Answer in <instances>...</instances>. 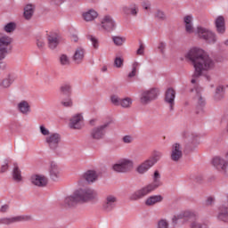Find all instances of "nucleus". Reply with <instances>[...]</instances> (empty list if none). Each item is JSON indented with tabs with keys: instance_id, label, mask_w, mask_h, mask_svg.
I'll return each instance as SVG.
<instances>
[{
	"instance_id": "39448f33",
	"label": "nucleus",
	"mask_w": 228,
	"mask_h": 228,
	"mask_svg": "<svg viewBox=\"0 0 228 228\" xmlns=\"http://www.w3.org/2000/svg\"><path fill=\"white\" fill-rule=\"evenodd\" d=\"M134 167V162L129 159H123L112 167L114 172H118L119 174H127V172H131Z\"/></svg>"
},
{
	"instance_id": "9b49d317",
	"label": "nucleus",
	"mask_w": 228,
	"mask_h": 228,
	"mask_svg": "<svg viewBox=\"0 0 228 228\" xmlns=\"http://www.w3.org/2000/svg\"><path fill=\"white\" fill-rule=\"evenodd\" d=\"M45 142L51 149V151H56L60 147V142H61V135L60 134H52L45 138Z\"/></svg>"
},
{
	"instance_id": "6e6552de",
	"label": "nucleus",
	"mask_w": 228,
	"mask_h": 228,
	"mask_svg": "<svg viewBox=\"0 0 228 228\" xmlns=\"http://www.w3.org/2000/svg\"><path fill=\"white\" fill-rule=\"evenodd\" d=\"M159 95V88H151L149 90L142 91L141 94L140 101L142 104H149L152 101H156Z\"/></svg>"
},
{
	"instance_id": "20e7f679",
	"label": "nucleus",
	"mask_w": 228,
	"mask_h": 228,
	"mask_svg": "<svg viewBox=\"0 0 228 228\" xmlns=\"http://www.w3.org/2000/svg\"><path fill=\"white\" fill-rule=\"evenodd\" d=\"M76 195L80 202H98L99 192L95 189L84 188L76 191Z\"/></svg>"
},
{
	"instance_id": "603ef678",
	"label": "nucleus",
	"mask_w": 228,
	"mask_h": 228,
	"mask_svg": "<svg viewBox=\"0 0 228 228\" xmlns=\"http://www.w3.org/2000/svg\"><path fill=\"white\" fill-rule=\"evenodd\" d=\"M122 141H123L125 143H133V142L134 141V138L133 137V135H125V136L122 138Z\"/></svg>"
},
{
	"instance_id": "f03ea898",
	"label": "nucleus",
	"mask_w": 228,
	"mask_h": 228,
	"mask_svg": "<svg viewBox=\"0 0 228 228\" xmlns=\"http://www.w3.org/2000/svg\"><path fill=\"white\" fill-rule=\"evenodd\" d=\"M152 179V183L141 187L139 190L132 193L129 198L130 200H140L142 199H145V197L151 195L152 191H156L158 188L163 186V182H161V175L159 174V171L156 170L154 172Z\"/></svg>"
},
{
	"instance_id": "7c9ffc66",
	"label": "nucleus",
	"mask_w": 228,
	"mask_h": 228,
	"mask_svg": "<svg viewBox=\"0 0 228 228\" xmlns=\"http://www.w3.org/2000/svg\"><path fill=\"white\" fill-rule=\"evenodd\" d=\"M190 228H209V222L196 218L191 223Z\"/></svg>"
},
{
	"instance_id": "4c0bfd02",
	"label": "nucleus",
	"mask_w": 228,
	"mask_h": 228,
	"mask_svg": "<svg viewBox=\"0 0 228 228\" xmlns=\"http://www.w3.org/2000/svg\"><path fill=\"white\" fill-rule=\"evenodd\" d=\"M16 28L17 24H15V22H9L4 27L5 33H13Z\"/></svg>"
},
{
	"instance_id": "6e6d98bb",
	"label": "nucleus",
	"mask_w": 228,
	"mask_h": 228,
	"mask_svg": "<svg viewBox=\"0 0 228 228\" xmlns=\"http://www.w3.org/2000/svg\"><path fill=\"white\" fill-rule=\"evenodd\" d=\"M183 136H185V138H189V140H195V138H197L196 134H191L189 132H184Z\"/></svg>"
},
{
	"instance_id": "0eeeda50",
	"label": "nucleus",
	"mask_w": 228,
	"mask_h": 228,
	"mask_svg": "<svg viewBox=\"0 0 228 228\" xmlns=\"http://www.w3.org/2000/svg\"><path fill=\"white\" fill-rule=\"evenodd\" d=\"M197 34L200 38L205 40L207 44H216V34L213 33L209 28L198 27Z\"/></svg>"
},
{
	"instance_id": "7ed1b4c3",
	"label": "nucleus",
	"mask_w": 228,
	"mask_h": 228,
	"mask_svg": "<svg viewBox=\"0 0 228 228\" xmlns=\"http://www.w3.org/2000/svg\"><path fill=\"white\" fill-rule=\"evenodd\" d=\"M12 45V37L0 34V70H6L8 69V64L3 61L8 54V49Z\"/></svg>"
},
{
	"instance_id": "f257e3e1",
	"label": "nucleus",
	"mask_w": 228,
	"mask_h": 228,
	"mask_svg": "<svg viewBox=\"0 0 228 228\" xmlns=\"http://www.w3.org/2000/svg\"><path fill=\"white\" fill-rule=\"evenodd\" d=\"M186 60L191 61L194 67V73L191 83L195 85L204 70H211L215 67V61L209 55L200 48H192L185 55Z\"/></svg>"
},
{
	"instance_id": "c85d7f7f",
	"label": "nucleus",
	"mask_w": 228,
	"mask_h": 228,
	"mask_svg": "<svg viewBox=\"0 0 228 228\" xmlns=\"http://www.w3.org/2000/svg\"><path fill=\"white\" fill-rule=\"evenodd\" d=\"M33 13H35V5L29 4H27L24 8L23 17L26 20H31L33 17Z\"/></svg>"
},
{
	"instance_id": "4be33fe9",
	"label": "nucleus",
	"mask_w": 228,
	"mask_h": 228,
	"mask_svg": "<svg viewBox=\"0 0 228 228\" xmlns=\"http://www.w3.org/2000/svg\"><path fill=\"white\" fill-rule=\"evenodd\" d=\"M17 110L22 115H29V113H31V106L29 105V102L26 101H21L19 102L17 105Z\"/></svg>"
},
{
	"instance_id": "5fc2aeb1",
	"label": "nucleus",
	"mask_w": 228,
	"mask_h": 228,
	"mask_svg": "<svg viewBox=\"0 0 228 228\" xmlns=\"http://www.w3.org/2000/svg\"><path fill=\"white\" fill-rule=\"evenodd\" d=\"M37 45L38 49H44V47H45V42H44V38L42 37L37 38Z\"/></svg>"
},
{
	"instance_id": "5701e85b",
	"label": "nucleus",
	"mask_w": 228,
	"mask_h": 228,
	"mask_svg": "<svg viewBox=\"0 0 228 228\" xmlns=\"http://www.w3.org/2000/svg\"><path fill=\"white\" fill-rule=\"evenodd\" d=\"M50 177L53 181H57L60 177V167L56 162H52L49 169Z\"/></svg>"
},
{
	"instance_id": "13d9d810",
	"label": "nucleus",
	"mask_w": 228,
	"mask_h": 228,
	"mask_svg": "<svg viewBox=\"0 0 228 228\" xmlns=\"http://www.w3.org/2000/svg\"><path fill=\"white\" fill-rule=\"evenodd\" d=\"M215 204V199L214 198H208L205 201V206H213Z\"/></svg>"
},
{
	"instance_id": "c9c22d12",
	"label": "nucleus",
	"mask_w": 228,
	"mask_h": 228,
	"mask_svg": "<svg viewBox=\"0 0 228 228\" xmlns=\"http://www.w3.org/2000/svg\"><path fill=\"white\" fill-rule=\"evenodd\" d=\"M163 157V153H161L160 151H153L151 158L148 159L152 165H156V163H158V161H159V159H161V158Z\"/></svg>"
},
{
	"instance_id": "49530a36",
	"label": "nucleus",
	"mask_w": 228,
	"mask_h": 228,
	"mask_svg": "<svg viewBox=\"0 0 228 228\" xmlns=\"http://www.w3.org/2000/svg\"><path fill=\"white\" fill-rule=\"evenodd\" d=\"M112 40L115 44V45H123L124 42H126V37H112Z\"/></svg>"
},
{
	"instance_id": "9d476101",
	"label": "nucleus",
	"mask_w": 228,
	"mask_h": 228,
	"mask_svg": "<svg viewBox=\"0 0 228 228\" xmlns=\"http://www.w3.org/2000/svg\"><path fill=\"white\" fill-rule=\"evenodd\" d=\"M117 196L113 194H109L105 197V200L102 203V209L106 211V213H110L113 211L117 206Z\"/></svg>"
},
{
	"instance_id": "2eb2a0df",
	"label": "nucleus",
	"mask_w": 228,
	"mask_h": 228,
	"mask_svg": "<svg viewBox=\"0 0 228 228\" xmlns=\"http://www.w3.org/2000/svg\"><path fill=\"white\" fill-rule=\"evenodd\" d=\"M194 90L197 94V95L195 96V101L198 102L196 108L197 110L196 113H200V111H202V108H204V106L206 105V101H204V98L202 97V95H200V92L202 90V87L199 86V85H195L194 86Z\"/></svg>"
},
{
	"instance_id": "c756f323",
	"label": "nucleus",
	"mask_w": 228,
	"mask_h": 228,
	"mask_svg": "<svg viewBox=\"0 0 228 228\" xmlns=\"http://www.w3.org/2000/svg\"><path fill=\"white\" fill-rule=\"evenodd\" d=\"M85 59V49L79 47L75 51L73 61L75 63H82L83 60Z\"/></svg>"
},
{
	"instance_id": "cd10ccee",
	"label": "nucleus",
	"mask_w": 228,
	"mask_h": 228,
	"mask_svg": "<svg viewBox=\"0 0 228 228\" xmlns=\"http://www.w3.org/2000/svg\"><path fill=\"white\" fill-rule=\"evenodd\" d=\"M183 22L185 24V31L186 33L191 34L193 33V16L187 15L183 18Z\"/></svg>"
},
{
	"instance_id": "393cba45",
	"label": "nucleus",
	"mask_w": 228,
	"mask_h": 228,
	"mask_svg": "<svg viewBox=\"0 0 228 228\" xmlns=\"http://www.w3.org/2000/svg\"><path fill=\"white\" fill-rule=\"evenodd\" d=\"M122 11L126 15L136 17V15H138V5H136V4H132L129 6L125 5L122 7Z\"/></svg>"
},
{
	"instance_id": "e433bc0d",
	"label": "nucleus",
	"mask_w": 228,
	"mask_h": 228,
	"mask_svg": "<svg viewBox=\"0 0 228 228\" xmlns=\"http://www.w3.org/2000/svg\"><path fill=\"white\" fill-rule=\"evenodd\" d=\"M224 86H218L216 87V94H215L216 101H220L221 99H224Z\"/></svg>"
},
{
	"instance_id": "3c124183",
	"label": "nucleus",
	"mask_w": 228,
	"mask_h": 228,
	"mask_svg": "<svg viewBox=\"0 0 228 228\" xmlns=\"http://www.w3.org/2000/svg\"><path fill=\"white\" fill-rule=\"evenodd\" d=\"M114 65L115 67H117V69L122 68V66L124 65V59H122L121 57H117L114 61Z\"/></svg>"
},
{
	"instance_id": "09e8293b",
	"label": "nucleus",
	"mask_w": 228,
	"mask_h": 228,
	"mask_svg": "<svg viewBox=\"0 0 228 228\" xmlns=\"http://www.w3.org/2000/svg\"><path fill=\"white\" fill-rule=\"evenodd\" d=\"M61 104L64 106V108H72V99L69 96L66 100H62Z\"/></svg>"
},
{
	"instance_id": "680f3d73",
	"label": "nucleus",
	"mask_w": 228,
	"mask_h": 228,
	"mask_svg": "<svg viewBox=\"0 0 228 228\" xmlns=\"http://www.w3.org/2000/svg\"><path fill=\"white\" fill-rule=\"evenodd\" d=\"M181 218H183V216H182V215L175 216L172 218L173 225H177V220H181Z\"/></svg>"
},
{
	"instance_id": "8fccbe9b",
	"label": "nucleus",
	"mask_w": 228,
	"mask_h": 228,
	"mask_svg": "<svg viewBox=\"0 0 228 228\" xmlns=\"http://www.w3.org/2000/svg\"><path fill=\"white\" fill-rule=\"evenodd\" d=\"M110 101L114 106H120L122 99H120L118 95H112L110 97Z\"/></svg>"
},
{
	"instance_id": "79ce46f5",
	"label": "nucleus",
	"mask_w": 228,
	"mask_h": 228,
	"mask_svg": "<svg viewBox=\"0 0 228 228\" xmlns=\"http://www.w3.org/2000/svg\"><path fill=\"white\" fill-rule=\"evenodd\" d=\"M0 224L3 225H10L15 224V217H3L0 218Z\"/></svg>"
},
{
	"instance_id": "dca6fc26",
	"label": "nucleus",
	"mask_w": 228,
	"mask_h": 228,
	"mask_svg": "<svg viewBox=\"0 0 228 228\" xmlns=\"http://www.w3.org/2000/svg\"><path fill=\"white\" fill-rule=\"evenodd\" d=\"M165 101L167 104H169L170 111H174V106L175 105V90L174 88H168L166 91Z\"/></svg>"
},
{
	"instance_id": "aec40b11",
	"label": "nucleus",
	"mask_w": 228,
	"mask_h": 228,
	"mask_svg": "<svg viewBox=\"0 0 228 228\" xmlns=\"http://www.w3.org/2000/svg\"><path fill=\"white\" fill-rule=\"evenodd\" d=\"M216 218L220 222L228 224V205H227V203H224L219 207V211H218Z\"/></svg>"
},
{
	"instance_id": "de8ad7c7",
	"label": "nucleus",
	"mask_w": 228,
	"mask_h": 228,
	"mask_svg": "<svg viewBox=\"0 0 228 228\" xmlns=\"http://www.w3.org/2000/svg\"><path fill=\"white\" fill-rule=\"evenodd\" d=\"M156 19H159V20H167V14L161 10H158L155 12Z\"/></svg>"
},
{
	"instance_id": "473e14b6",
	"label": "nucleus",
	"mask_w": 228,
	"mask_h": 228,
	"mask_svg": "<svg viewBox=\"0 0 228 228\" xmlns=\"http://www.w3.org/2000/svg\"><path fill=\"white\" fill-rule=\"evenodd\" d=\"M84 179L87 183H95L97 181V173L94 170H89L84 174Z\"/></svg>"
},
{
	"instance_id": "338daca9",
	"label": "nucleus",
	"mask_w": 228,
	"mask_h": 228,
	"mask_svg": "<svg viewBox=\"0 0 228 228\" xmlns=\"http://www.w3.org/2000/svg\"><path fill=\"white\" fill-rule=\"evenodd\" d=\"M90 124L91 126H95V119H91Z\"/></svg>"
},
{
	"instance_id": "e2e57ef3",
	"label": "nucleus",
	"mask_w": 228,
	"mask_h": 228,
	"mask_svg": "<svg viewBox=\"0 0 228 228\" xmlns=\"http://www.w3.org/2000/svg\"><path fill=\"white\" fill-rule=\"evenodd\" d=\"M144 49H145V47L143 46L142 44H141L140 46H139V49L137 50V54H140V55L143 54V50Z\"/></svg>"
},
{
	"instance_id": "774afa93",
	"label": "nucleus",
	"mask_w": 228,
	"mask_h": 228,
	"mask_svg": "<svg viewBox=\"0 0 228 228\" xmlns=\"http://www.w3.org/2000/svg\"><path fill=\"white\" fill-rule=\"evenodd\" d=\"M102 70V72H106V70H108V68L106 66H103Z\"/></svg>"
},
{
	"instance_id": "052dcab7",
	"label": "nucleus",
	"mask_w": 228,
	"mask_h": 228,
	"mask_svg": "<svg viewBox=\"0 0 228 228\" xmlns=\"http://www.w3.org/2000/svg\"><path fill=\"white\" fill-rule=\"evenodd\" d=\"M40 131L44 136H47L49 134V130H47V128H45L44 126H40Z\"/></svg>"
},
{
	"instance_id": "ddd939ff",
	"label": "nucleus",
	"mask_w": 228,
	"mask_h": 228,
	"mask_svg": "<svg viewBox=\"0 0 228 228\" xmlns=\"http://www.w3.org/2000/svg\"><path fill=\"white\" fill-rule=\"evenodd\" d=\"M47 45L52 50L54 51L58 45H60V35L54 32H50L46 37Z\"/></svg>"
},
{
	"instance_id": "58836bf2",
	"label": "nucleus",
	"mask_w": 228,
	"mask_h": 228,
	"mask_svg": "<svg viewBox=\"0 0 228 228\" xmlns=\"http://www.w3.org/2000/svg\"><path fill=\"white\" fill-rule=\"evenodd\" d=\"M33 220V216H14V223L17 222H31Z\"/></svg>"
},
{
	"instance_id": "423d86ee",
	"label": "nucleus",
	"mask_w": 228,
	"mask_h": 228,
	"mask_svg": "<svg viewBox=\"0 0 228 228\" xmlns=\"http://www.w3.org/2000/svg\"><path fill=\"white\" fill-rule=\"evenodd\" d=\"M111 122H106L103 125L94 127L90 132V138L99 142V140L104 139L106 136V128L110 126Z\"/></svg>"
},
{
	"instance_id": "b1692460",
	"label": "nucleus",
	"mask_w": 228,
	"mask_h": 228,
	"mask_svg": "<svg viewBox=\"0 0 228 228\" xmlns=\"http://www.w3.org/2000/svg\"><path fill=\"white\" fill-rule=\"evenodd\" d=\"M216 28L219 35L225 33V19H224V16H218L216 19Z\"/></svg>"
},
{
	"instance_id": "a19ab883",
	"label": "nucleus",
	"mask_w": 228,
	"mask_h": 228,
	"mask_svg": "<svg viewBox=\"0 0 228 228\" xmlns=\"http://www.w3.org/2000/svg\"><path fill=\"white\" fill-rule=\"evenodd\" d=\"M133 104V100L129 97L121 99V103L119 104V106H121V108H131V105Z\"/></svg>"
},
{
	"instance_id": "ea45409f",
	"label": "nucleus",
	"mask_w": 228,
	"mask_h": 228,
	"mask_svg": "<svg viewBox=\"0 0 228 228\" xmlns=\"http://www.w3.org/2000/svg\"><path fill=\"white\" fill-rule=\"evenodd\" d=\"M59 61L61 65H62L63 67L70 65V59L69 58V56H67V54H61Z\"/></svg>"
},
{
	"instance_id": "72a5a7b5",
	"label": "nucleus",
	"mask_w": 228,
	"mask_h": 228,
	"mask_svg": "<svg viewBox=\"0 0 228 228\" xmlns=\"http://www.w3.org/2000/svg\"><path fill=\"white\" fill-rule=\"evenodd\" d=\"M98 15L99 14L94 10H89L88 12H86L83 14V18L85 20H86V22H90V21L97 19Z\"/></svg>"
},
{
	"instance_id": "864d4df0",
	"label": "nucleus",
	"mask_w": 228,
	"mask_h": 228,
	"mask_svg": "<svg viewBox=\"0 0 228 228\" xmlns=\"http://www.w3.org/2000/svg\"><path fill=\"white\" fill-rule=\"evenodd\" d=\"M158 49L160 53L165 54V50L167 49V44L164 42L159 43Z\"/></svg>"
},
{
	"instance_id": "2f4dec72",
	"label": "nucleus",
	"mask_w": 228,
	"mask_h": 228,
	"mask_svg": "<svg viewBox=\"0 0 228 228\" xmlns=\"http://www.w3.org/2000/svg\"><path fill=\"white\" fill-rule=\"evenodd\" d=\"M12 179L15 181V183H20V181H22V173L17 164H14L12 170Z\"/></svg>"
},
{
	"instance_id": "c03bdc74",
	"label": "nucleus",
	"mask_w": 228,
	"mask_h": 228,
	"mask_svg": "<svg viewBox=\"0 0 228 228\" xmlns=\"http://www.w3.org/2000/svg\"><path fill=\"white\" fill-rule=\"evenodd\" d=\"M157 228H170V224L167 219H159L157 223Z\"/></svg>"
},
{
	"instance_id": "6ab92c4d",
	"label": "nucleus",
	"mask_w": 228,
	"mask_h": 228,
	"mask_svg": "<svg viewBox=\"0 0 228 228\" xmlns=\"http://www.w3.org/2000/svg\"><path fill=\"white\" fill-rule=\"evenodd\" d=\"M181 158H183V148H181V144L176 142L172 145L171 159L177 162Z\"/></svg>"
},
{
	"instance_id": "a878e982",
	"label": "nucleus",
	"mask_w": 228,
	"mask_h": 228,
	"mask_svg": "<svg viewBox=\"0 0 228 228\" xmlns=\"http://www.w3.org/2000/svg\"><path fill=\"white\" fill-rule=\"evenodd\" d=\"M15 76H13L12 73H9L4 78L1 80V87L10 88V86L15 83Z\"/></svg>"
},
{
	"instance_id": "37998d69",
	"label": "nucleus",
	"mask_w": 228,
	"mask_h": 228,
	"mask_svg": "<svg viewBox=\"0 0 228 228\" xmlns=\"http://www.w3.org/2000/svg\"><path fill=\"white\" fill-rule=\"evenodd\" d=\"M87 38L92 43L94 49H99V39L93 35H89L87 36Z\"/></svg>"
},
{
	"instance_id": "bb28decb",
	"label": "nucleus",
	"mask_w": 228,
	"mask_h": 228,
	"mask_svg": "<svg viewBox=\"0 0 228 228\" xmlns=\"http://www.w3.org/2000/svg\"><path fill=\"white\" fill-rule=\"evenodd\" d=\"M152 167H154L152 165V162L150 161L149 159L145 160L144 162H142L141 165H139L136 168V172L138 174H145V172H147L148 170H150L151 168H152Z\"/></svg>"
},
{
	"instance_id": "f3484780",
	"label": "nucleus",
	"mask_w": 228,
	"mask_h": 228,
	"mask_svg": "<svg viewBox=\"0 0 228 228\" xmlns=\"http://www.w3.org/2000/svg\"><path fill=\"white\" fill-rule=\"evenodd\" d=\"M79 202H81V200H79V196L76 195V191H75L72 193V195L65 198L63 206L64 208H76V206H77Z\"/></svg>"
},
{
	"instance_id": "4d7b16f0",
	"label": "nucleus",
	"mask_w": 228,
	"mask_h": 228,
	"mask_svg": "<svg viewBox=\"0 0 228 228\" xmlns=\"http://www.w3.org/2000/svg\"><path fill=\"white\" fill-rule=\"evenodd\" d=\"M8 168H9L8 160H5L4 165H2L0 168V174H4V172H6Z\"/></svg>"
},
{
	"instance_id": "4468645a",
	"label": "nucleus",
	"mask_w": 228,
	"mask_h": 228,
	"mask_svg": "<svg viewBox=\"0 0 228 228\" xmlns=\"http://www.w3.org/2000/svg\"><path fill=\"white\" fill-rule=\"evenodd\" d=\"M30 183L34 184V186H38V188H44L47 186V177L42 175H33L30 177Z\"/></svg>"
},
{
	"instance_id": "f704fd0d",
	"label": "nucleus",
	"mask_w": 228,
	"mask_h": 228,
	"mask_svg": "<svg viewBox=\"0 0 228 228\" xmlns=\"http://www.w3.org/2000/svg\"><path fill=\"white\" fill-rule=\"evenodd\" d=\"M60 90L61 97H63V95L70 97V94H72V86L69 84H64L61 86Z\"/></svg>"
},
{
	"instance_id": "a211bd4d",
	"label": "nucleus",
	"mask_w": 228,
	"mask_h": 228,
	"mask_svg": "<svg viewBox=\"0 0 228 228\" xmlns=\"http://www.w3.org/2000/svg\"><path fill=\"white\" fill-rule=\"evenodd\" d=\"M102 28L108 31L109 33L113 31L115 29V21L113 20V18L110 15H106L103 17L102 22H101Z\"/></svg>"
},
{
	"instance_id": "1a4fd4ad",
	"label": "nucleus",
	"mask_w": 228,
	"mask_h": 228,
	"mask_svg": "<svg viewBox=\"0 0 228 228\" xmlns=\"http://www.w3.org/2000/svg\"><path fill=\"white\" fill-rule=\"evenodd\" d=\"M212 165L218 170L219 172H222V174H224L225 175H228V162L222 157H215L212 159Z\"/></svg>"
},
{
	"instance_id": "a18cd8bd",
	"label": "nucleus",
	"mask_w": 228,
	"mask_h": 228,
	"mask_svg": "<svg viewBox=\"0 0 228 228\" xmlns=\"http://www.w3.org/2000/svg\"><path fill=\"white\" fill-rule=\"evenodd\" d=\"M138 67H140V64L138 62H134L132 65V71L128 74V77H134L136 76V72L138 70Z\"/></svg>"
},
{
	"instance_id": "69168bd1",
	"label": "nucleus",
	"mask_w": 228,
	"mask_h": 228,
	"mask_svg": "<svg viewBox=\"0 0 228 228\" xmlns=\"http://www.w3.org/2000/svg\"><path fill=\"white\" fill-rule=\"evenodd\" d=\"M51 2L53 4H61V3H63V0H51Z\"/></svg>"
},
{
	"instance_id": "412c9836",
	"label": "nucleus",
	"mask_w": 228,
	"mask_h": 228,
	"mask_svg": "<svg viewBox=\"0 0 228 228\" xmlns=\"http://www.w3.org/2000/svg\"><path fill=\"white\" fill-rule=\"evenodd\" d=\"M163 199L164 198L160 194L151 195L145 200L144 204L145 206H148L151 208L152 206H156V204H159L160 202H163Z\"/></svg>"
},
{
	"instance_id": "0e129e2a",
	"label": "nucleus",
	"mask_w": 228,
	"mask_h": 228,
	"mask_svg": "<svg viewBox=\"0 0 228 228\" xmlns=\"http://www.w3.org/2000/svg\"><path fill=\"white\" fill-rule=\"evenodd\" d=\"M142 7L144 8V10H149V8H151V3L150 2H144L142 4Z\"/></svg>"
},
{
	"instance_id": "f8f14e48",
	"label": "nucleus",
	"mask_w": 228,
	"mask_h": 228,
	"mask_svg": "<svg viewBox=\"0 0 228 228\" xmlns=\"http://www.w3.org/2000/svg\"><path fill=\"white\" fill-rule=\"evenodd\" d=\"M70 129L81 130L85 127V119L81 114L74 115L69 120Z\"/></svg>"
},
{
	"instance_id": "bf43d9fd",
	"label": "nucleus",
	"mask_w": 228,
	"mask_h": 228,
	"mask_svg": "<svg viewBox=\"0 0 228 228\" xmlns=\"http://www.w3.org/2000/svg\"><path fill=\"white\" fill-rule=\"evenodd\" d=\"M8 209H10V206L8 204L3 205L0 208V213H8Z\"/></svg>"
}]
</instances>
